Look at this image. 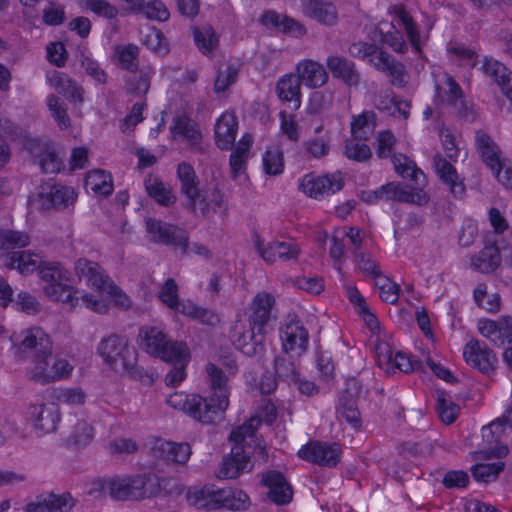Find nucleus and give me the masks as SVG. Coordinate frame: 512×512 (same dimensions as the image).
Listing matches in <instances>:
<instances>
[{
  "instance_id": "obj_1",
  "label": "nucleus",
  "mask_w": 512,
  "mask_h": 512,
  "mask_svg": "<svg viewBox=\"0 0 512 512\" xmlns=\"http://www.w3.org/2000/svg\"><path fill=\"white\" fill-rule=\"evenodd\" d=\"M75 272L79 281L76 289L60 264L50 263L42 267L40 275L45 295L51 301L71 308L86 307L97 313H105L112 303L122 308L130 305L128 296L114 285L97 263L79 259Z\"/></svg>"
},
{
  "instance_id": "obj_2",
  "label": "nucleus",
  "mask_w": 512,
  "mask_h": 512,
  "mask_svg": "<svg viewBox=\"0 0 512 512\" xmlns=\"http://www.w3.org/2000/svg\"><path fill=\"white\" fill-rule=\"evenodd\" d=\"M219 365L221 367L214 363L207 365L210 383V394L207 397L178 391L169 395L167 404L204 423L211 422L216 416L224 413L229 406L228 380L235 375L237 367L233 359L223 360Z\"/></svg>"
},
{
  "instance_id": "obj_3",
  "label": "nucleus",
  "mask_w": 512,
  "mask_h": 512,
  "mask_svg": "<svg viewBox=\"0 0 512 512\" xmlns=\"http://www.w3.org/2000/svg\"><path fill=\"white\" fill-rule=\"evenodd\" d=\"M276 418V409L273 403L265 400L260 406L257 415L248 423L235 428L230 435L231 452L224 458L217 470L220 479H233L248 471L250 466L251 444L254 443V432L260 422L271 424Z\"/></svg>"
},
{
  "instance_id": "obj_4",
  "label": "nucleus",
  "mask_w": 512,
  "mask_h": 512,
  "mask_svg": "<svg viewBox=\"0 0 512 512\" xmlns=\"http://www.w3.org/2000/svg\"><path fill=\"white\" fill-rule=\"evenodd\" d=\"M273 303L274 298L269 293H258L250 304L249 314L239 313L233 322L229 338L244 354L255 355L262 350L264 327Z\"/></svg>"
},
{
  "instance_id": "obj_5",
  "label": "nucleus",
  "mask_w": 512,
  "mask_h": 512,
  "mask_svg": "<svg viewBox=\"0 0 512 512\" xmlns=\"http://www.w3.org/2000/svg\"><path fill=\"white\" fill-rule=\"evenodd\" d=\"M191 111L192 107L187 100L182 97L171 98L167 108L161 113L160 122L155 128H151L150 136L156 138L161 128L171 118L170 131L175 140L197 143L201 134L197 125L190 119Z\"/></svg>"
},
{
  "instance_id": "obj_6",
  "label": "nucleus",
  "mask_w": 512,
  "mask_h": 512,
  "mask_svg": "<svg viewBox=\"0 0 512 512\" xmlns=\"http://www.w3.org/2000/svg\"><path fill=\"white\" fill-rule=\"evenodd\" d=\"M188 502L203 509L230 510L245 509L249 505L248 496L241 490L216 489L214 486L193 487L187 493Z\"/></svg>"
},
{
  "instance_id": "obj_7",
  "label": "nucleus",
  "mask_w": 512,
  "mask_h": 512,
  "mask_svg": "<svg viewBox=\"0 0 512 512\" xmlns=\"http://www.w3.org/2000/svg\"><path fill=\"white\" fill-rule=\"evenodd\" d=\"M10 353L16 360L29 358L31 367L39 358L50 356L52 342L48 334L38 327L29 328L11 336Z\"/></svg>"
},
{
  "instance_id": "obj_8",
  "label": "nucleus",
  "mask_w": 512,
  "mask_h": 512,
  "mask_svg": "<svg viewBox=\"0 0 512 512\" xmlns=\"http://www.w3.org/2000/svg\"><path fill=\"white\" fill-rule=\"evenodd\" d=\"M177 177L182 193L188 198L194 210L205 212L210 205L214 208L222 204L223 196L219 192L208 194L207 191L199 188V182L191 165L180 163L177 168Z\"/></svg>"
},
{
  "instance_id": "obj_9",
  "label": "nucleus",
  "mask_w": 512,
  "mask_h": 512,
  "mask_svg": "<svg viewBox=\"0 0 512 512\" xmlns=\"http://www.w3.org/2000/svg\"><path fill=\"white\" fill-rule=\"evenodd\" d=\"M98 354L114 370L134 374L137 355L124 339L117 336L104 339L98 346Z\"/></svg>"
},
{
  "instance_id": "obj_10",
  "label": "nucleus",
  "mask_w": 512,
  "mask_h": 512,
  "mask_svg": "<svg viewBox=\"0 0 512 512\" xmlns=\"http://www.w3.org/2000/svg\"><path fill=\"white\" fill-rule=\"evenodd\" d=\"M148 238L153 242L172 244L180 247L186 253L206 255L207 249L199 244H188L187 234L183 229L162 223L155 219L146 221Z\"/></svg>"
},
{
  "instance_id": "obj_11",
  "label": "nucleus",
  "mask_w": 512,
  "mask_h": 512,
  "mask_svg": "<svg viewBox=\"0 0 512 512\" xmlns=\"http://www.w3.org/2000/svg\"><path fill=\"white\" fill-rule=\"evenodd\" d=\"M476 146L498 182L506 187H512V161L500 157L497 145L484 132L476 134Z\"/></svg>"
},
{
  "instance_id": "obj_12",
  "label": "nucleus",
  "mask_w": 512,
  "mask_h": 512,
  "mask_svg": "<svg viewBox=\"0 0 512 512\" xmlns=\"http://www.w3.org/2000/svg\"><path fill=\"white\" fill-rule=\"evenodd\" d=\"M375 116L373 113H362L353 117L351 121V139L345 147L348 158L363 161L370 157V148L362 142L373 132Z\"/></svg>"
},
{
  "instance_id": "obj_13",
  "label": "nucleus",
  "mask_w": 512,
  "mask_h": 512,
  "mask_svg": "<svg viewBox=\"0 0 512 512\" xmlns=\"http://www.w3.org/2000/svg\"><path fill=\"white\" fill-rule=\"evenodd\" d=\"M392 23L391 26L395 30L394 33L388 31L386 35L381 37L382 42H387L395 51L401 52L405 43L402 37L399 35L400 29L406 32L411 44L417 51L420 50L421 45L426 39V35L419 33L412 23L411 18L406 13L403 7H395L392 11Z\"/></svg>"
},
{
  "instance_id": "obj_14",
  "label": "nucleus",
  "mask_w": 512,
  "mask_h": 512,
  "mask_svg": "<svg viewBox=\"0 0 512 512\" xmlns=\"http://www.w3.org/2000/svg\"><path fill=\"white\" fill-rule=\"evenodd\" d=\"M361 199L370 204L380 200H396L423 205L427 203L428 196L420 187L414 188L410 185L402 186L400 184L391 183L378 190L363 191L361 193Z\"/></svg>"
},
{
  "instance_id": "obj_15",
  "label": "nucleus",
  "mask_w": 512,
  "mask_h": 512,
  "mask_svg": "<svg viewBox=\"0 0 512 512\" xmlns=\"http://www.w3.org/2000/svg\"><path fill=\"white\" fill-rule=\"evenodd\" d=\"M139 346L148 354L160 359H171L174 348L186 345L183 342L171 341L162 328L154 325L144 326L140 329L138 336Z\"/></svg>"
},
{
  "instance_id": "obj_16",
  "label": "nucleus",
  "mask_w": 512,
  "mask_h": 512,
  "mask_svg": "<svg viewBox=\"0 0 512 512\" xmlns=\"http://www.w3.org/2000/svg\"><path fill=\"white\" fill-rule=\"evenodd\" d=\"M160 300L177 313L191 318L200 319L202 322L213 325L218 321L212 312L197 307L190 301L178 302L176 285L172 280H167L159 292Z\"/></svg>"
},
{
  "instance_id": "obj_17",
  "label": "nucleus",
  "mask_w": 512,
  "mask_h": 512,
  "mask_svg": "<svg viewBox=\"0 0 512 512\" xmlns=\"http://www.w3.org/2000/svg\"><path fill=\"white\" fill-rule=\"evenodd\" d=\"M73 365L67 359H49V356L39 358L31 367L26 368L27 377L40 383H49L68 377Z\"/></svg>"
},
{
  "instance_id": "obj_18",
  "label": "nucleus",
  "mask_w": 512,
  "mask_h": 512,
  "mask_svg": "<svg viewBox=\"0 0 512 512\" xmlns=\"http://www.w3.org/2000/svg\"><path fill=\"white\" fill-rule=\"evenodd\" d=\"M151 479L147 481L143 477H113L107 483L109 495L116 499L128 497L141 498L155 492Z\"/></svg>"
},
{
  "instance_id": "obj_19",
  "label": "nucleus",
  "mask_w": 512,
  "mask_h": 512,
  "mask_svg": "<svg viewBox=\"0 0 512 512\" xmlns=\"http://www.w3.org/2000/svg\"><path fill=\"white\" fill-rule=\"evenodd\" d=\"M283 350L291 358L300 357L308 346V332L297 319L287 321L281 328Z\"/></svg>"
},
{
  "instance_id": "obj_20",
  "label": "nucleus",
  "mask_w": 512,
  "mask_h": 512,
  "mask_svg": "<svg viewBox=\"0 0 512 512\" xmlns=\"http://www.w3.org/2000/svg\"><path fill=\"white\" fill-rule=\"evenodd\" d=\"M343 186L339 173L331 175H305L299 185L300 190L311 198H320L338 192Z\"/></svg>"
},
{
  "instance_id": "obj_21",
  "label": "nucleus",
  "mask_w": 512,
  "mask_h": 512,
  "mask_svg": "<svg viewBox=\"0 0 512 512\" xmlns=\"http://www.w3.org/2000/svg\"><path fill=\"white\" fill-rule=\"evenodd\" d=\"M375 344L374 357L377 365L387 373H394L396 370L410 372L413 364L409 356L403 352H393L388 342Z\"/></svg>"
},
{
  "instance_id": "obj_22",
  "label": "nucleus",
  "mask_w": 512,
  "mask_h": 512,
  "mask_svg": "<svg viewBox=\"0 0 512 512\" xmlns=\"http://www.w3.org/2000/svg\"><path fill=\"white\" fill-rule=\"evenodd\" d=\"M478 332L496 346L512 343V317L503 316L497 320L479 319Z\"/></svg>"
},
{
  "instance_id": "obj_23",
  "label": "nucleus",
  "mask_w": 512,
  "mask_h": 512,
  "mask_svg": "<svg viewBox=\"0 0 512 512\" xmlns=\"http://www.w3.org/2000/svg\"><path fill=\"white\" fill-rule=\"evenodd\" d=\"M350 52L353 56L362 59L379 70L387 71L394 75L401 73L402 66L395 65L382 50L372 44L359 42L351 46Z\"/></svg>"
},
{
  "instance_id": "obj_24",
  "label": "nucleus",
  "mask_w": 512,
  "mask_h": 512,
  "mask_svg": "<svg viewBox=\"0 0 512 512\" xmlns=\"http://www.w3.org/2000/svg\"><path fill=\"white\" fill-rule=\"evenodd\" d=\"M26 419L41 433L56 431L60 422V412L55 405L34 404L26 411Z\"/></svg>"
},
{
  "instance_id": "obj_25",
  "label": "nucleus",
  "mask_w": 512,
  "mask_h": 512,
  "mask_svg": "<svg viewBox=\"0 0 512 512\" xmlns=\"http://www.w3.org/2000/svg\"><path fill=\"white\" fill-rule=\"evenodd\" d=\"M463 358L469 366L481 372L491 371L497 362L494 352L485 343L475 339L464 346Z\"/></svg>"
},
{
  "instance_id": "obj_26",
  "label": "nucleus",
  "mask_w": 512,
  "mask_h": 512,
  "mask_svg": "<svg viewBox=\"0 0 512 512\" xmlns=\"http://www.w3.org/2000/svg\"><path fill=\"white\" fill-rule=\"evenodd\" d=\"M298 456L308 462L331 466L338 462L340 448L336 444L311 442L298 450Z\"/></svg>"
},
{
  "instance_id": "obj_27",
  "label": "nucleus",
  "mask_w": 512,
  "mask_h": 512,
  "mask_svg": "<svg viewBox=\"0 0 512 512\" xmlns=\"http://www.w3.org/2000/svg\"><path fill=\"white\" fill-rule=\"evenodd\" d=\"M77 194L71 187L54 186L50 188L49 194H40L37 197L32 196L29 204L33 207L50 209L52 207L60 208L74 203Z\"/></svg>"
},
{
  "instance_id": "obj_28",
  "label": "nucleus",
  "mask_w": 512,
  "mask_h": 512,
  "mask_svg": "<svg viewBox=\"0 0 512 512\" xmlns=\"http://www.w3.org/2000/svg\"><path fill=\"white\" fill-rule=\"evenodd\" d=\"M348 239L355 248L362 246V237L359 229L356 228H338L334 231L331 238L330 257L333 260V266L341 271L342 258L344 256V240Z\"/></svg>"
},
{
  "instance_id": "obj_29",
  "label": "nucleus",
  "mask_w": 512,
  "mask_h": 512,
  "mask_svg": "<svg viewBox=\"0 0 512 512\" xmlns=\"http://www.w3.org/2000/svg\"><path fill=\"white\" fill-rule=\"evenodd\" d=\"M171 359H163L170 363L172 368L165 377L166 384L169 386H179L186 378V368L191 359V353L187 345H180L174 348Z\"/></svg>"
},
{
  "instance_id": "obj_30",
  "label": "nucleus",
  "mask_w": 512,
  "mask_h": 512,
  "mask_svg": "<svg viewBox=\"0 0 512 512\" xmlns=\"http://www.w3.org/2000/svg\"><path fill=\"white\" fill-rule=\"evenodd\" d=\"M262 484L267 488L268 498L277 505H284L292 499V489L279 472L269 471L262 476Z\"/></svg>"
},
{
  "instance_id": "obj_31",
  "label": "nucleus",
  "mask_w": 512,
  "mask_h": 512,
  "mask_svg": "<svg viewBox=\"0 0 512 512\" xmlns=\"http://www.w3.org/2000/svg\"><path fill=\"white\" fill-rule=\"evenodd\" d=\"M509 248H505L502 252L499 247L494 244L486 245L478 254L472 258L471 265L474 269L489 273L500 266L502 258L510 262Z\"/></svg>"
},
{
  "instance_id": "obj_32",
  "label": "nucleus",
  "mask_w": 512,
  "mask_h": 512,
  "mask_svg": "<svg viewBox=\"0 0 512 512\" xmlns=\"http://www.w3.org/2000/svg\"><path fill=\"white\" fill-rule=\"evenodd\" d=\"M238 123L234 113L225 111L217 119L214 127L215 142L218 148L228 150L235 142Z\"/></svg>"
},
{
  "instance_id": "obj_33",
  "label": "nucleus",
  "mask_w": 512,
  "mask_h": 512,
  "mask_svg": "<svg viewBox=\"0 0 512 512\" xmlns=\"http://www.w3.org/2000/svg\"><path fill=\"white\" fill-rule=\"evenodd\" d=\"M2 265L17 270L20 274H30L40 267L41 257L30 251H15L2 254Z\"/></svg>"
},
{
  "instance_id": "obj_34",
  "label": "nucleus",
  "mask_w": 512,
  "mask_h": 512,
  "mask_svg": "<svg viewBox=\"0 0 512 512\" xmlns=\"http://www.w3.org/2000/svg\"><path fill=\"white\" fill-rule=\"evenodd\" d=\"M259 21L267 29H274L293 37H300L305 33V28L300 23L273 11L265 12Z\"/></svg>"
},
{
  "instance_id": "obj_35",
  "label": "nucleus",
  "mask_w": 512,
  "mask_h": 512,
  "mask_svg": "<svg viewBox=\"0 0 512 512\" xmlns=\"http://www.w3.org/2000/svg\"><path fill=\"white\" fill-rule=\"evenodd\" d=\"M297 78L309 88H318L328 80V74L324 67L312 60L301 61L296 68Z\"/></svg>"
},
{
  "instance_id": "obj_36",
  "label": "nucleus",
  "mask_w": 512,
  "mask_h": 512,
  "mask_svg": "<svg viewBox=\"0 0 512 512\" xmlns=\"http://www.w3.org/2000/svg\"><path fill=\"white\" fill-rule=\"evenodd\" d=\"M481 68L486 75L497 82L502 92L512 103V75L507 68L500 62L487 57L483 59Z\"/></svg>"
},
{
  "instance_id": "obj_37",
  "label": "nucleus",
  "mask_w": 512,
  "mask_h": 512,
  "mask_svg": "<svg viewBox=\"0 0 512 512\" xmlns=\"http://www.w3.org/2000/svg\"><path fill=\"white\" fill-rule=\"evenodd\" d=\"M278 98L288 103L289 108L297 110L301 106L300 84L297 76L285 75L282 77L276 87Z\"/></svg>"
},
{
  "instance_id": "obj_38",
  "label": "nucleus",
  "mask_w": 512,
  "mask_h": 512,
  "mask_svg": "<svg viewBox=\"0 0 512 512\" xmlns=\"http://www.w3.org/2000/svg\"><path fill=\"white\" fill-rule=\"evenodd\" d=\"M303 12L308 17L324 23L333 24L337 19L334 5L325 0H302Z\"/></svg>"
},
{
  "instance_id": "obj_39",
  "label": "nucleus",
  "mask_w": 512,
  "mask_h": 512,
  "mask_svg": "<svg viewBox=\"0 0 512 512\" xmlns=\"http://www.w3.org/2000/svg\"><path fill=\"white\" fill-rule=\"evenodd\" d=\"M434 169L438 177L449 186L453 194L462 195L464 193L465 186L450 161L437 155L434 161Z\"/></svg>"
},
{
  "instance_id": "obj_40",
  "label": "nucleus",
  "mask_w": 512,
  "mask_h": 512,
  "mask_svg": "<svg viewBox=\"0 0 512 512\" xmlns=\"http://www.w3.org/2000/svg\"><path fill=\"white\" fill-rule=\"evenodd\" d=\"M154 449L165 460L176 463H185L188 461L191 454V450L188 444H177L163 440H158Z\"/></svg>"
},
{
  "instance_id": "obj_41",
  "label": "nucleus",
  "mask_w": 512,
  "mask_h": 512,
  "mask_svg": "<svg viewBox=\"0 0 512 512\" xmlns=\"http://www.w3.org/2000/svg\"><path fill=\"white\" fill-rule=\"evenodd\" d=\"M48 82L51 87L55 88L59 93H63L71 102L83 101V91L70 79L63 77L58 72H53L48 75Z\"/></svg>"
},
{
  "instance_id": "obj_42",
  "label": "nucleus",
  "mask_w": 512,
  "mask_h": 512,
  "mask_svg": "<svg viewBox=\"0 0 512 512\" xmlns=\"http://www.w3.org/2000/svg\"><path fill=\"white\" fill-rule=\"evenodd\" d=\"M461 97V90L448 75L436 80V98L442 104L452 105Z\"/></svg>"
},
{
  "instance_id": "obj_43",
  "label": "nucleus",
  "mask_w": 512,
  "mask_h": 512,
  "mask_svg": "<svg viewBox=\"0 0 512 512\" xmlns=\"http://www.w3.org/2000/svg\"><path fill=\"white\" fill-rule=\"evenodd\" d=\"M285 160L282 150L276 146H269L262 155L263 172L270 176L282 174Z\"/></svg>"
},
{
  "instance_id": "obj_44",
  "label": "nucleus",
  "mask_w": 512,
  "mask_h": 512,
  "mask_svg": "<svg viewBox=\"0 0 512 512\" xmlns=\"http://www.w3.org/2000/svg\"><path fill=\"white\" fill-rule=\"evenodd\" d=\"M138 47L132 44H123L115 47L111 56L112 61L119 67L132 70L137 66Z\"/></svg>"
},
{
  "instance_id": "obj_45",
  "label": "nucleus",
  "mask_w": 512,
  "mask_h": 512,
  "mask_svg": "<svg viewBox=\"0 0 512 512\" xmlns=\"http://www.w3.org/2000/svg\"><path fill=\"white\" fill-rule=\"evenodd\" d=\"M145 187L148 194L159 204L169 205L175 201V196L170 188L156 176H149L145 180Z\"/></svg>"
},
{
  "instance_id": "obj_46",
  "label": "nucleus",
  "mask_w": 512,
  "mask_h": 512,
  "mask_svg": "<svg viewBox=\"0 0 512 512\" xmlns=\"http://www.w3.org/2000/svg\"><path fill=\"white\" fill-rule=\"evenodd\" d=\"M393 164L395 170L404 178H411L416 185L423 186L426 183L424 174L415 167V164L403 155H394Z\"/></svg>"
},
{
  "instance_id": "obj_47",
  "label": "nucleus",
  "mask_w": 512,
  "mask_h": 512,
  "mask_svg": "<svg viewBox=\"0 0 512 512\" xmlns=\"http://www.w3.org/2000/svg\"><path fill=\"white\" fill-rule=\"evenodd\" d=\"M53 398L58 404L69 407L82 406L86 401L85 392L77 387H59L54 389Z\"/></svg>"
},
{
  "instance_id": "obj_48",
  "label": "nucleus",
  "mask_w": 512,
  "mask_h": 512,
  "mask_svg": "<svg viewBox=\"0 0 512 512\" xmlns=\"http://www.w3.org/2000/svg\"><path fill=\"white\" fill-rule=\"evenodd\" d=\"M85 186L94 193L109 194L112 191L111 175L102 170H93L87 174Z\"/></svg>"
},
{
  "instance_id": "obj_49",
  "label": "nucleus",
  "mask_w": 512,
  "mask_h": 512,
  "mask_svg": "<svg viewBox=\"0 0 512 512\" xmlns=\"http://www.w3.org/2000/svg\"><path fill=\"white\" fill-rule=\"evenodd\" d=\"M274 246L277 251L266 249L262 251V258L266 262H275L278 259H292L299 254V247L293 241H277Z\"/></svg>"
},
{
  "instance_id": "obj_50",
  "label": "nucleus",
  "mask_w": 512,
  "mask_h": 512,
  "mask_svg": "<svg viewBox=\"0 0 512 512\" xmlns=\"http://www.w3.org/2000/svg\"><path fill=\"white\" fill-rule=\"evenodd\" d=\"M327 66L335 77L342 78L351 84L356 80L352 64L338 56H331L327 59Z\"/></svg>"
},
{
  "instance_id": "obj_51",
  "label": "nucleus",
  "mask_w": 512,
  "mask_h": 512,
  "mask_svg": "<svg viewBox=\"0 0 512 512\" xmlns=\"http://www.w3.org/2000/svg\"><path fill=\"white\" fill-rule=\"evenodd\" d=\"M476 304L488 312L495 313L500 309V297L496 293L489 294L484 284L478 285L474 290Z\"/></svg>"
},
{
  "instance_id": "obj_52",
  "label": "nucleus",
  "mask_w": 512,
  "mask_h": 512,
  "mask_svg": "<svg viewBox=\"0 0 512 512\" xmlns=\"http://www.w3.org/2000/svg\"><path fill=\"white\" fill-rule=\"evenodd\" d=\"M196 46L203 54H212L218 47V37L211 28L198 30L194 34Z\"/></svg>"
},
{
  "instance_id": "obj_53",
  "label": "nucleus",
  "mask_w": 512,
  "mask_h": 512,
  "mask_svg": "<svg viewBox=\"0 0 512 512\" xmlns=\"http://www.w3.org/2000/svg\"><path fill=\"white\" fill-rule=\"evenodd\" d=\"M29 244V236L19 231H7L0 235V249L3 251L22 248Z\"/></svg>"
},
{
  "instance_id": "obj_54",
  "label": "nucleus",
  "mask_w": 512,
  "mask_h": 512,
  "mask_svg": "<svg viewBox=\"0 0 512 512\" xmlns=\"http://www.w3.org/2000/svg\"><path fill=\"white\" fill-rule=\"evenodd\" d=\"M503 463L501 461L492 463H477L472 468L474 477L483 482H489L493 480L498 473L503 469Z\"/></svg>"
},
{
  "instance_id": "obj_55",
  "label": "nucleus",
  "mask_w": 512,
  "mask_h": 512,
  "mask_svg": "<svg viewBox=\"0 0 512 512\" xmlns=\"http://www.w3.org/2000/svg\"><path fill=\"white\" fill-rule=\"evenodd\" d=\"M154 71L151 68L142 69L134 80L130 81L128 91L135 96L146 94L150 87V79Z\"/></svg>"
},
{
  "instance_id": "obj_56",
  "label": "nucleus",
  "mask_w": 512,
  "mask_h": 512,
  "mask_svg": "<svg viewBox=\"0 0 512 512\" xmlns=\"http://www.w3.org/2000/svg\"><path fill=\"white\" fill-rule=\"evenodd\" d=\"M358 312L372 332V335L370 337V345L372 346V348H375V341L376 344H379L381 342H387L380 332L379 322L376 316L370 311L369 307L366 306L364 307V309H361Z\"/></svg>"
},
{
  "instance_id": "obj_57",
  "label": "nucleus",
  "mask_w": 512,
  "mask_h": 512,
  "mask_svg": "<svg viewBox=\"0 0 512 512\" xmlns=\"http://www.w3.org/2000/svg\"><path fill=\"white\" fill-rule=\"evenodd\" d=\"M236 77L237 71L233 67L229 65H223L219 69L214 82L215 92H225L236 81Z\"/></svg>"
},
{
  "instance_id": "obj_58",
  "label": "nucleus",
  "mask_w": 512,
  "mask_h": 512,
  "mask_svg": "<svg viewBox=\"0 0 512 512\" xmlns=\"http://www.w3.org/2000/svg\"><path fill=\"white\" fill-rule=\"evenodd\" d=\"M143 43L152 51L158 54H164L168 51V46L163 35L156 29L150 28L143 35Z\"/></svg>"
},
{
  "instance_id": "obj_59",
  "label": "nucleus",
  "mask_w": 512,
  "mask_h": 512,
  "mask_svg": "<svg viewBox=\"0 0 512 512\" xmlns=\"http://www.w3.org/2000/svg\"><path fill=\"white\" fill-rule=\"evenodd\" d=\"M80 6L98 16L112 18L116 15V9L106 0H80Z\"/></svg>"
},
{
  "instance_id": "obj_60",
  "label": "nucleus",
  "mask_w": 512,
  "mask_h": 512,
  "mask_svg": "<svg viewBox=\"0 0 512 512\" xmlns=\"http://www.w3.org/2000/svg\"><path fill=\"white\" fill-rule=\"evenodd\" d=\"M280 131L287 139L291 141L298 140L300 128L294 115L287 114L286 112L280 113Z\"/></svg>"
},
{
  "instance_id": "obj_61",
  "label": "nucleus",
  "mask_w": 512,
  "mask_h": 512,
  "mask_svg": "<svg viewBox=\"0 0 512 512\" xmlns=\"http://www.w3.org/2000/svg\"><path fill=\"white\" fill-rule=\"evenodd\" d=\"M378 107L393 116H402L403 118H407L410 111V104L407 101L398 100L395 97H389L387 102L381 101Z\"/></svg>"
},
{
  "instance_id": "obj_62",
  "label": "nucleus",
  "mask_w": 512,
  "mask_h": 512,
  "mask_svg": "<svg viewBox=\"0 0 512 512\" xmlns=\"http://www.w3.org/2000/svg\"><path fill=\"white\" fill-rule=\"evenodd\" d=\"M377 285L379 286V295L381 299L388 303H395L399 296V288L398 285L386 278V277H378Z\"/></svg>"
},
{
  "instance_id": "obj_63",
  "label": "nucleus",
  "mask_w": 512,
  "mask_h": 512,
  "mask_svg": "<svg viewBox=\"0 0 512 512\" xmlns=\"http://www.w3.org/2000/svg\"><path fill=\"white\" fill-rule=\"evenodd\" d=\"M45 500L49 507L48 512H66L74 505V500L70 494H51L45 497Z\"/></svg>"
},
{
  "instance_id": "obj_64",
  "label": "nucleus",
  "mask_w": 512,
  "mask_h": 512,
  "mask_svg": "<svg viewBox=\"0 0 512 512\" xmlns=\"http://www.w3.org/2000/svg\"><path fill=\"white\" fill-rule=\"evenodd\" d=\"M458 411V406L450 400L443 397L438 398V412L441 420L444 423H452L456 419Z\"/></svg>"
}]
</instances>
